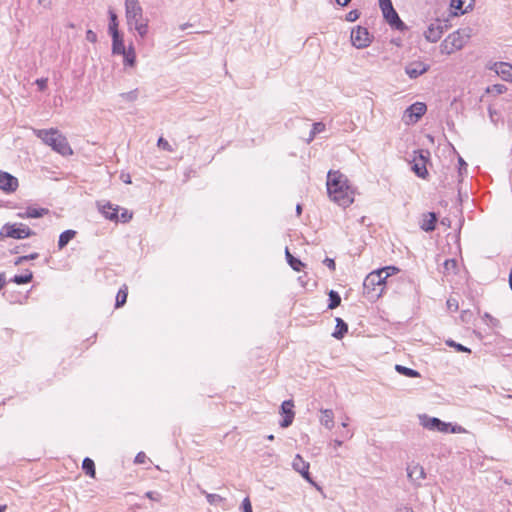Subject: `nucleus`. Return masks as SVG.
<instances>
[{
  "label": "nucleus",
  "mask_w": 512,
  "mask_h": 512,
  "mask_svg": "<svg viewBox=\"0 0 512 512\" xmlns=\"http://www.w3.org/2000/svg\"><path fill=\"white\" fill-rule=\"evenodd\" d=\"M326 186L329 198L339 206L346 208L353 203L354 191L340 171L328 172Z\"/></svg>",
  "instance_id": "obj_1"
},
{
  "label": "nucleus",
  "mask_w": 512,
  "mask_h": 512,
  "mask_svg": "<svg viewBox=\"0 0 512 512\" xmlns=\"http://www.w3.org/2000/svg\"><path fill=\"white\" fill-rule=\"evenodd\" d=\"M36 137L41 139L46 145L50 146L57 153L68 156L73 153L67 138L59 130L51 129H33Z\"/></svg>",
  "instance_id": "obj_2"
},
{
  "label": "nucleus",
  "mask_w": 512,
  "mask_h": 512,
  "mask_svg": "<svg viewBox=\"0 0 512 512\" xmlns=\"http://www.w3.org/2000/svg\"><path fill=\"white\" fill-rule=\"evenodd\" d=\"M127 24L143 39L148 33V21L143 17V9L138 0H125Z\"/></svg>",
  "instance_id": "obj_3"
},
{
  "label": "nucleus",
  "mask_w": 512,
  "mask_h": 512,
  "mask_svg": "<svg viewBox=\"0 0 512 512\" xmlns=\"http://www.w3.org/2000/svg\"><path fill=\"white\" fill-rule=\"evenodd\" d=\"M396 270L394 266H387L369 273L363 281L364 294L370 298H379L383 291L386 279L390 276L388 269Z\"/></svg>",
  "instance_id": "obj_4"
},
{
  "label": "nucleus",
  "mask_w": 512,
  "mask_h": 512,
  "mask_svg": "<svg viewBox=\"0 0 512 512\" xmlns=\"http://www.w3.org/2000/svg\"><path fill=\"white\" fill-rule=\"evenodd\" d=\"M35 235L24 223H5L0 229V238L25 239Z\"/></svg>",
  "instance_id": "obj_5"
},
{
  "label": "nucleus",
  "mask_w": 512,
  "mask_h": 512,
  "mask_svg": "<svg viewBox=\"0 0 512 512\" xmlns=\"http://www.w3.org/2000/svg\"><path fill=\"white\" fill-rule=\"evenodd\" d=\"M468 35H463L460 30L453 32L444 40V48L447 50V53H451L454 50H460L464 47Z\"/></svg>",
  "instance_id": "obj_6"
},
{
  "label": "nucleus",
  "mask_w": 512,
  "mask_h": 512,
  "mask_svg": "<svg viewBox=\"0 0 512 512\" xmlns=\"http://www.w3.org/2000/svg\"><path fill=\"white\" fill-rule=\"evenodd\" d=\"M351 42L353 46L358 49L366 48L371 43V38L368 30L362 26L351 31Z\"/></svg>",
  "instance_id": "obj_7"
},
{
  "label": "nucleus",
  "mask_w": 512,
  "mask_h": 512,
  "mask_svg": "<svg viewBox=\"0 0 512 512\" xmlns=\"http://www.w3.org/2000/svg\"><path fill=\"white\" fill-rule=\"evenodd\" d=\"M429 151L420 150L418 155L412 161V170L420 178L425 179L428 175L426 163L428 161Z\"/></svg>",
  "instance_id": "obj_8"
},
{
  "label": "nucleus",
  "mask_w": 512,
  "mask_h": 512,
  "mask_svg": "<svg viewBox=\"0 0 512 512\" xmlns=\"http://www.w3.org/2000/svg\"><path fill=\"white\" fill-rule=\"evenodd\" d=\"M18 179L12 174L0 170V190L10 194L17 190Z\"/></svg>",
  "instance_id": "obj_9"
},
{
  "label": "nucleus",
  "mask_w": 512,
  "mask_h": 512,
  "mask_svg": "<svg viewBox=\"0 0 512 512\" xmlns=\"http://www.w3.org/2000/svg\"><path fill=\"white\" fill-rule=\"evenodd\" d=\"M422 425L429 430L433 431H439L447 433L449 431V428L451 426L450 423L443 422L439 418L436 417H427L424 416L422 418Z\"/></svg>",
  "instance_id": "obj_10"
},
{
  "label": "nucleus",
  "mask_w": 512,
  "mask_h": 512,
  "mask_svg": "<svg viewBox=\"0 0 512 512\" xmlns=\"http://www.w3.org/2000/svg\"><path fill=\"white\" fill-rule=\"evenodd\" d=\"M406 471L409 480L417 486H420L421 481L426 477L424 468L417 463L409 464L406 468Z\"/></svg>",
  "instance_id": "obj_11"
},
{
  "label": "nucleus",
  "mask_w": 512,
  "mask_h": 512,
  "mask_svg": "<svg viewBox=\"0 0 512 512\" xmlns=\"http://www.w3.org/2000/svg\"><path fill=\"white\" fill-rule=\"evenodd\" d=\"M293 469L301 474V476L308 481L313 483L311 475L309 473L310 464L306 462L299 454L295 456L292 462Z\"/></svg>",
  "instance_id": "obj_12"
},
{
  "label": "nucleus",
  "mask_w": 512,
  "mask_h": 512,
  "mask_svg": "<svg viewBox=\"0 0 512 512\" xmlns=\"http://www.w3.org/2000/svg\"><path fill=\"white\" fill-rule=\"evenodd\" d=\"M294 403L292 400H286L281 404V411L284 415L283 420L280 422V426L283 428L289 427L294 419L293 411Z\"/></svg>",
  "instance_id": "obj_13"
},
{
  "label": "nucleus",
  "mask_w": 512,
  "mask_h": 512,
  "mask_svg": "<svg viewBox=\"0 0 512 512\" xmlns=\"http://www.w3.org/2000/svg\"><path fill=\"white\" fill-rule=\"evenodd\" d=\"M490 69L503 80L512 82V64L507 62H495Z\"/></svg>",
  "instance_id": "obj_14"
},
{
  "label": "nucleus",
  "mask_w": 512,
  "mask_h": 512,
  "mask_svg": "<svg viewBox=\"0 0 512 512\" xmlns=\"http://www.w3.org/2000/svg\"><path fill=\"white\" fill-rule=\"evenodd\" d=\"M428 70L429 65L419 61L412 62L405 67V72L411 79H415L420 75H423Z\"/></svg>",
  "instance_id": "obj_15"
},
{
  "label": "nucleus",
  "mask_w": 512,
  "mask_h": 512,
  "mask_svg": "<svg viewBox=\"0 0 512 512\" xmlns=\"http://www.w3.org/2000/svg\"><path fill=\"white\" fill-rule=\"evenodd\" d=\"M426 110L427 107L424 103L416 102L406 109L405 114L408 115L413 122H416L425 114Z\"/></svg>",
  "instance_id": "obj_16"
},
{
  "label": "nucleus",
  "mask_w": 512,
  "mask_h": 512,
  "mask_svg": "<svg viewBox=\"0 0 512 512\" xmlns=\"http://www.w3.org/2000/svg\"><path fill=\"white\" fill-rule=\"evenodd\" d=\"M384 19L393 29H396L398 31H405L407 29V26L400 19L395 9L393 11H390V13L386 14L384 16Z\"/></svg>",
  "instance_id": "obj_17"
},
{
  "label": "nucleus",
  "mask_w": 512,
  "mask_h": 512,
  "mask_svg": "<svg viewBox=\"0 0 512 512\" xmlns=\"http://www.w3.org/2000/svg\"><path fill=\"white\" fill-rule=\"evenodd\" d=\"M474 0H451L450 6L455 10L454 15L464 14L472 9Z\"/></svg>",
  "instance_id": "obj_18"
},
{
  "label": "nucleus",
  "mask_w": 512,
  "mask_h": 512,
  "mask_svg": "<svg viewBox=\"0 0 512 512\" xmlns=\"http://www.w3.org/2000/svg\"><path fill=\"white\" fill-rule=\"evenodd\" d=\"M118 210H119V207L114 206L110 202H107V203L103 204L102 206H100L101 213L104 215V217L106 219H109L111 221L119 220Z\"/></svg>",
  "instance_id": "obj_19"
},
{
  "label": "nucleus",
  "mask_w": 512,
  "mask_h": 512,
  "mask_svg": "<svg viewBox=\"0 0 512 512\" xmlns=\"http://www.w3.org/2000/svg\"><path fill=\"white\" fill-rule=\"evenodd\" d=\"M112 37V53L120 55L121 53H125L126 47L124 45L123 38L120 33L110 34Z\"/></svg>",
  "instance_id": "obj_20"
},
{
  "label": "nucleus",
  "mask_w": 512,
  "mask_h": 512,
  "mask_svg": "<svg viewBox=\"0 0 512 512\" xmlns=\"http://www.w3.org/2000/svg\"><path fill=\"white\" fill-rule=\"evenodd\" d=\"M437 220L438 218L436 213L429 212L428 214L425 215V218L423 219L420 227L422 230L426 232H431L435 229Z\"/></svg>",
  "instance_id": "obj_21"
},
{
  "label": "nucleus",
  "mask_w": 512,
  "mask_h": 512,
  "mask_svg": "<svg viewBox=\"0 0 512 512\" xmlns=\"http://www.w3.org/2000/svg\"><path fill=\"white\" fill-rule=\"evenodd\" d=\"M424 36L426 40L431 43L437 42L442 37L441 30L435 26L434 22L428 26L427 30L424 32Z\"/></svg>",
  "instance_id": "obj_22"
},
{
  "label": "nucleus",
  "mask_w": 512,
  "mask_h": 512,
  "mask_svg": "<svg viewBox=\"0 0 512 512\" xmlns=\"http://www.w3.org/2000/svg\"><path fill=\"white\" fill-rule=\"evenodd\" d=\"M320 423L329 430L334 427V413L331 409L321 410Z\"/></svg>",
  "instance_id": "obj_23"
},
{
  "label": "nucleus",
  "mask_w": 512,
  "mask_h": 512,
  "mask_svg": "<svg viewBox=\"0 0 512 512\" xmlns=\"http://www.w3.org/2000/svg\"><path fill=\"white\" fill-rule=\"evenodd\" d=\"M347 332H348L347 323L341 318H336V328H335V331L332 333V336L334 338L340 340L344 337V335Z\"/></svg>",
  "instance_id": "obj_24"
},
{
  "label": "nucleus",
  "mask_w": 512,
  "mask_h": 512,
  "mask_svg": "<svg viewBox=\"0 0 512 512\" xmlns=\"http://www.w3.org/2000/svg\"><path fill=\"white\" fill-rule=\"evenodd\" d=\"M75 235H76V231L71 230V229H68V230H65L64 232H62L59 236L58 248L61 250L64 247H66L68 245V243L75 237Z\"/></svg>",
  "instance_id": "obj_25"
},
{
  "label": "nucleus",
  "mask_w": 512,
  "mask_h": 512,
  "mask_svg": "<svg viewBox=\"0 0 512 512\" xmlns=\"http://www.w3.org/2000/svg\"><path fill=\"white\" fill-rule=\"evenodd\" d=\"M285 255H286V259H287V262L288 264L290 265V267L299 272L301 271V269L304 267V264L301 262V260L295 258L290 252H289V249L286 248L285 250Z\"/></svg>",
  "instance_id": "obj_26"
},
{
  "label": "nucleus",
  "mask_w": 512,
  "mask_h": 512,
  "mask_svg": "<svg viewBox=\"0 0 512 512\" xmlns=\"http://www.w3.org/2000/svg\"><path fill=\"white\" fill-rule=\"evenodd\" d=\"M120 55H123L124 57V65L133 67L136 63V54L134 51V48L132 46H129L127 50H125V53H121Z\"/></svg>",
  "instance_id": "obj_27"
},
{
  "label": "nucleus",
  "mask_w": 512,
  "mask_h": 512,
  "mask_svg": "<svg viewBox=\"0 0 512 512\" xmlns=\"http://www.w3.org/2000/svg\"><path fill=\"white\" fill-rule=\"evenodd\" d=\"M82 469L88 476H90L92 478L95 477V474H96L95 464H94V461L92 459H90L89 457L84 458V460L82 462Z\"/></svg>",
  "instance_id": "obj_28"
},
{
  "label": "nucleus",
  "mask_w": 512,
  "mask_h": 512,
  "mask_svg": "<svg viewBox=\"0 0 512 512\" xmlns=\"http://www.w3.org/2000/svg\"><path fill=\"white\" fill-rule=\"evenodd\" d=\"M127 296H128V288L126 285H123L119 289V291L116 295L115 307L116 308L122 307L127 301Z\"/></svg>",
  "instance_id": "obj_29"
},
{
  "label": "nucleus",
  "mask_w": 512,
  "mask_h": 512,
  "mask_svg": "<svg viewBox=\"0 0 512 512\" xmlns=\"http://www.w3.org/2000/svg\"><path fill=\"white\" fill-rule=\"evenodd\" d=\"M108 14H109V25H108V31L110 34H113V33H120L119 30H118V18H117V14L112 10L110 9L108 11Z\"/></svg>",
  "instance_id": "obj_30"
},
{
  "label": "nucleus",
  "mask_w": 512,
  "mask_h": 512,
  "mask_svg": "<svg viewBox=\"0 0 512 512\" xmlns=\"http://www.w3.org/2000/svg\"><path fill=\"white\" fill-rule=\"evenodd\" d=\"M395 370L401 374V375H404L406 377H409V378H416V377H420V373L414 369H411V368H408V367H405V366H402V365H399L397 364L395 366Z\"/></svg>",
  "instance_id": "obj_31"
},
{
  "label": "nucleus",
  "mask_w": 512,
  "mask_h": 512,
  "mask_svg": "<svg viewBox=\"0 0 512 512\" xmlns=\"http://www.w3.org/2000/svg\"><path fill=\"white\" fill-rule=\"evenodd\" d=\"M26 209L28 211L27 215L30 216V218H41L49 214V210L47 208H37L29 206Z\"/></svg>",
  "instance_id": "obj_32"
},
{
  "label": "nucleus",
  "mask_w": 512,
  "mask_h": 512,
  "mask_svg": "<svg viewBox=\"0 0 512 512\" xmlns=\"http://www.w3.org/2000/svg\"><path fill=\"white\" fill-rule=\"evenodd\" d=\"M328 295H329L328 308L329 309H335L336 307H338L340 305L341 297L338 294V292H336L334 290H330Z\"/></svg>",
  "instance_id": "obj_33"
},
{
  "label": "nucleus",
  "mask_w": 512,
  "mask_h": 512,
  "mask_svg": "<svg viewBox=\"0 0 512 512\" xmlns=\"http://www.w3.org/2000/svg\"><path fill=\"white\" fill-rule=\"evenodd\" d=\"M33 279V274L32 272L28 271L27 274H24V275H15L11 281L18 284V285H22V284H27V283H30Z\"/></svg>",
  "instance_id": "obj_34"
},
{
  "label": "nucleus",
  "mask_w": 512,
  "mask_h": 512,
  "mask_svg": "<svg viewBox=\"0 0 512 512\" xmlns=\"http://www.w3.org/2000/svg\"><path fill=\"white\" fill-rule=\"evenodd\" d=\"M457 269V261L455 259H447L443 263V273L444 274H451L456 273Z\"/></svg>",
  "instance_id": "obj_35"
},
{
  "label": "nucleus",
  "mask_w": 512,
  "mask_h": 512,
  "mask_svg": "<svg viewBox=\"0 0 512 512\" xmlns=\"http://www.w3.org/2000/svg\"><path fill=\"white\" fill-rule=\"evenodd\" d=\"M119 97L126 102H134L138 98V89H134L129 92L120 93Z\"/></svg>",
  "instance_id": "obj_36"
},
{
  "label": "nucleus",
  "mask_w": 512,
  "mask_h": 512,
  "mask_svg": "<svg viewBox=\"0 0 512 512\" xmlns=\"http://www.w3.org/2000/svg\"><path fill=\"white\" fill-rule=\"evenodd\" d=\"M446 345L449 346V347L454 348L457 352H464V353H470L471 352V350L468 347H466V346H464V345H462L460 343H457V342H455L452 339L447 340L446 341Z\"/></svg>",
  "instance_id": "obj_37"
},
{
  "label": "nucleus",
  "mask_w": 512,
  "mask_h": 512,
  "mask_svg": "<svg viewBox=\"0 0 512 512\" xmlns=\"http://www.w3.org/2000/svg\"><path fill=\"white\" fill-rule=\"evenodd\" d=\"M38 257H39V254L36 252L31 253L29 255L20 256L15 259L14 264L17 266V265L24 263L25 261L35 260Z\"/></svg>",
  "instance_id": "obj_38"
},
{
  "label": "nucleus",
  "mask_w": 512,
  "mask_h": 512,
  "mask_svg": "<svg viewBox=\"0 0 512 512\" xmlns=\"http://www.w3.org/2000/svg\"><path fill=\"white\" fill-rule=\"evenodd\" d=\"M202 493L206 496L208 503L211 505L216 504L217 502H220L223 500V498L218 494H211V493H207L206 491H202Z\"/></svg>",
  "instance_id": "obj_39"
},
{
  "label": "nucleus",
  "mask_w": 512,
  "mask_h": 512,
  "mask_svg": "<svg viewBox=\"0 0 512 512\" xmlns=\"http://www.w3.org/2000/svg\"><path fill=\"white\" fill-rule=\"evenodd\" d=\"M458 175L459 177H463L464 174L467 173V163L464 161V159L461 156H458Z\"/></svg>",
  "instance_id": "obj_40"
},
{
  "label": "nucleus",
  "mask_w": 512,
  "mask_h": 512,
  "mask_svg": "<svg viewBox=\"0 0 512 512\" xmlns=\"http://www.w3.org/2000/svg\"><path fill=\"white\" fill-rule=\"evenodd\" d=\"M157 145L159 148L165 150V151H168V152H172L173 149L171 147V145L169 144V142L164 139L163 137H160L157 141Z\"/></svg>",
  "instance_id": "obj_41"
},
{
  "label": "nucleus",
  "mask_w": 512,
  "mask_h": 512,
  "mask_svg": "<svg viewBox=\"0 0 512 512\" xmlns=\"http://www.w3.org/2000/svg\"><path fill=\"white\" fill-rule=\"evenodd\" d=\"M434 24L436 27H438L439 30H441V35H443V33L449 28L447 20L436 19Z\"/></svg>",
  "instance_id": "obj_42"
},
{
  "label": "nucleus",
  "mask_w": 512,
  "mask_h": 512,
  "mask_svg": "<svg viewBox=\"0 0 512 512\" xmlns=\"http://www.w3.org/2000/svg\"><path fill=\"white\" fill-rule=\"evenodd\" d=\"M145 497H147L148 499L152 500V501H156V502H159L162 498L161 494L159 492H156V491H148L145 493Z\"/></svg>",
  "instance_id": "obj_43"
},
{
  "label": "nucleus",
  "mask_w": 512,
  "mask_h": 512,
  "mask_svg": "<svg viewBox=\"0 0 512 512\" xmlns=\"http://www.w3.org/2000/svg\"><path fill=\"white\" fill-rule=\"evenodd\" d=\"M360 16V12L358 10H351L346 14V20L348 22L356 21Z\"/></svg>",
  "instance_id": "obj_44"
},
{
  "label": "nucleus",
  "mask_w": 512,
  "mask_h": 512,
  "mask_svg": "<svg viewBox=\"0 0 512 512\" xmlns=\"http://www.w3.org/2000/svg\"><path fill=\"white\" fill-rule=\"evenodd\" d=\"M242 512H253L251 501L248 497L244 498L241 505Z\"/></svg>",
  "instance_id": "obj_45"
},
{
  "label": "nucleus",
  "mask_w": 512,
  "mask_h": 512,
  "mask_svg": "<svg viewBox=\"0 0 512 512\" xmlns=\"http://www.w3.org/2000/svg\"><path fill=\"white\" fill-rule=\"evenodd\" d=\"M506 86L502 84L493 85L492 88H488V92H495L497 94H502L506 91Z\"/></svg>",
  "instance_id": "obj_46"
},
{
  "label": "nucleus",
  "mask_w": 512,
  "mask_h": 512,
  "mask_svg": "<svg viewBox=\"0 0 512 512\" xmlns=\"http://www.w3.org/2000/svg\"><path fill=\"white\" fill-rule=\"evenodd\" d=\"M35 83H36V85H37V87H38V89H39L40 91H44V90H46V88H47V85H48V79H47V78H39V79H37V80L35 81Z\"/></svg>",
  "instance_id": "obj_47"
},
{
  "label": "nucleus",
  "mask_w": 512,
  "mask_h": 512,
  "mask_svg": "<svg viewBox=\"0 0 512 512\" xmlns=\"http://www.w3.org/2000/svg\"><path fill=\"white\" fill-rule=\"evenodd\" d=\"M313 133L319 134L325 130V124L322 122H316L312 125Z\"/></svg>",
  "instance_id": "obj_48"
},
{
  "label": "nucleus",
  "mask_w": 512,
  "mask_h": 512,
  "mask_svg": "<svg viewBox=\"0 0 512 512\" xmlns=\"http://www.w3.org/2000/svg\"><path fill=\"white\" fill-rule=\"evenodd\" d=\"M147 456L144 452H139L135 457V463L137 464H144L146 463Z\"/></svg>",
  "instance_id": "obj_49"
},
{
  "label": "nucleus",
  "mask_w": 512,
  "mask_h": 512,
  "mask_svg": "<svg viewBox=\"0 0 512 512\" xmlns=\"http://www.w3.org/2000/svg\"><path fill=\"white\" fill-rule=\"evenodd\" d=\"M86 40L91 42V43H95L97 42V35L94 31L92 30H87L86 31Z\"/></svg>",
  "instance_id": "obj_50"
},
{
  "label": "nucleus",
  "mask_w": 512,
  "mask_h": 512,
  "mask_svg": "<svg viewBox=\"0 0 512 512\" xmlns=\"http://www.w3.org/2000/svg\"><path fill=\"white\" fill-rule=\"evenodd\" d=\"M447 306L451 311L458 310V302L456 299L450 298L447 300Z\"/></svg>",
  "instance_id": "obj_51"
},
{
  "label": "nucleus",
  "mask_w": 512,
  "mask_h": 512,
  "mask_svg": "<svg viewBox=\"0 0 512 512\" xmlns=\"http://www.w3.org/2000/svg\"><path fill=\"white\" fill-rule=\"evenodd\" d=\"M323 263L332 271H334L335 268H336V264H335L334 259H331V258L327 257V258L324 259Z\"/></svg>",
  "instance_id": "obj_52"
},
{
  "label": "nucleus",
  "mask_w": 512,
  "mask_h": 512,
  "mask_svg": "<svg viewBox=\"0 0 512 512\" xmlns=\"http://www.w3.org/2000/svg\"><path fill=\"white\" fill-rule=\"evenodd\" d=\"M380 9H381L383 17H384L386 14L390 13V11H393L394 7H393V4L390 3V4H386L384 6H380Z\"/></svg>",
  "instance_id": "obj_53"
},
{
  "label": "nucleus",
  "mask_w": 512,
  "mask_h": 512,
  "mask_svg": "<svg viewBox=\"0 0 512 512\" xmlns=\"http://www.w3.org/2000/svg\"><path fill=\"white\" fill-rule=\"evenodd\" d=\"M132 218V214H129L127 210H124V212L121 214L120 216V220L123 222V223H126L128 222L130 219Z\"/></svg>",
  "instance_id": "obj_54"
},
{
  "label": "nucleus",
  "mask_w": 512,
  "mask_h": 512,
  "mask_svg": "<svg viewBox=\"0 0 512 512\" xmlns=\"http://www.w3.org/2000/svg\"><path fill=\"white\" fill-rule=\"evenodd\" d=\"M38 3L44 8H50L52 0H38Z\"/></svg>",
  "instance_id": "obj_55"
},
{
  "label": "nucleus",
  "mask_w": 512,
  "mask_h": 512,
  "mask_svg": "<svg viewBox=\"0 0 512 512\" xmlns=\"http://www.w3.org/2000/svg\"><path fill=\"white\" fill-rule=\"evenodd\" d=\"M121 179L124 183H127V184H130L131 183V178H130V175L129 174H122L121 175Z\"/></svg>",
  "instance_id": "obj_56"
},
{
  "label": "nucleus",
  "mask_w": 512,
  "mask_h": 512,
  "mask_svg": "<svg viewBox=\"0 0 512 512\" xmlns=\"http://www.w3.org/2000/svg\"><path fill=\"white\" fill-rule=\"evenodd\" d=\"M28 214V211L27 209H25L24 212H18L17 213V216L21 219H26V218H30V216L27 215Z\"/></svg>",
  "instance_id": "obj_57"
},
{
  "label": "nucleus",
  "mask_w": 512,
  "mask_h": 512,
  "mask_svg": "<svg viewBox=\"0 0 512 512\" xmlns=\"http://www.w3.org/2000/svg\"><path fill=\"white\" fill-rule=\"evenodd\" d=\"M397 512H414L412 510V508L408 507V506H402L400 508H398Z\"/></svg>",
  "instance_id": "obj_58"
},
{
  "label": "nucleus",
  "mask_w": 512,
  "mask_h": 512,
  "mask_svg": "<svg viewBox=\"0 0 512 512\" xmlns=\"http://www.w3.org/2000/svg\"><path fill=\"white\" fill-rule=\"evenodd\" d=\"M497 115L496 111L491 107L489 108V116L492 122H495V116Z\"/></svg>",
  "instance_id": "obj_59"
},
{
  "label": "nucleus",
  "mask_w": 512,
  "mask_h": 512,
  "mask_svg": "<svg viewBox=\"0 0 512 512\" xmlns=\"http://www.w3.org/2000/svg\"><path fill=\"white\" fill-rule=\"evenodd\" d=\"M484 318L488 319L489 321H495V323H499V320L492 317L489 313H485Z\"/></svg>",
  "instance_id": "obj_60"
},
{
  "label": "nucleus",
  "mask_w": 512,
  "mask_h": 512,
  "mask_svg": "<svg viewBox=\"0 0 512 512\" xmlns=\"http://www.w3.org/2000/svg\"><path fill=\"white\" fill-rule=\"evenodd\" d=\"M353 436L352 433H350L349 431H346V432H342L341 433V437L345 438V439H350L351 437Z\"/></svg>",
  "instance_id": "obj_61"
},
{
  "label": "nucleus",
  "mask_w": 512,
  "mask_h": 512,
  "mask_svg": "<svg viewBox=\"0 0 512 512\" xmlns=\"http://www.w3.org/2000/svg\"><path fill=\"white\" fill-rule=\"evenodd\" d=\"M342 444H343V441H342V440L335 439V440L333 441V445H334V447H335V448L342 446Z\"/></svg>",
  "instance_id": "obj_62"
},
{
  "label": "nucleus",
  "mask_w": 512,
  "mask_h": 512,
  "mask_svg": "<svg viewBox=\"0 0 512 512\" xmlns=\"http://www.w3.org/2000/svg\"><path fill=\"white\" fill-rule=\"evenodd\" d=\"M351 0H336L340 6H346Z\"/></svg>",
  "instance_id": "obj_63"
},
{
  "label": "nucleus",
  "mask_w": 512,
  "mask_h": 512,
  "mask_svg": "<svg viewBox=\"0 0 512 512\" xmlns=\"http://www.w3.org/2000/svg\"><path fill=\"white\" fill-rule=\"evenodd\" d=\"M509 285H510V288L512 290V267H511V270H510V273H509Z\"/></svg>",
  "instance_id": "obj_64"
}]
</instances>
